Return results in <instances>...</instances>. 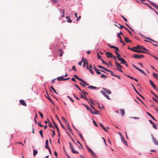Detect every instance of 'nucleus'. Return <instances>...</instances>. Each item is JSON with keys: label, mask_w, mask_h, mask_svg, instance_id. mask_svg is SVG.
<instances>
[{"label": "nucleus", "mask_w": 158, "mask_h": 158, "mask_svg": "<svg viewBox=\"0 0 158 158\" xmlns=\"http://www.w3.org/2000/svg\"><path fill=\"white\" fill-rule=\"evenodd\" d=\"M144 56L143 55L139 54H135L133 56V57L137 59H140L142 58H143Z\"/></svg>", "instance_id": "obj_1"}, {"label": "nucleus", "mask_w": 158, "mask_h": 158, "mask_svg": "<svg viewBox=\"0 0 158 158\" xmlns=\"http://www.w3.org/2000/svg\"><path fill=\"white\" fill-rule=\"evenodd\" d=\"M80 97L81 98H83L84 99H85V100H87V101L89 103H90V102L92 104H94V103L92 101V100L91 99H89V101H88V98H86L85 96H83L82 94H81V95Z\"/></svg>", "instance_id": "obj_2"}, {"label": "nucleus", "mask_w": 158, "mask_h": 158, "mask_svg": "<svg viewBox=\"0 0 158 158\" xmlns=\"http://www.w3.org/2000/svg\"><path fill=\"white\" fill-rule=\"evenodd\" d=\"M152 137L154 144L158 146V140L152 135Z\"/></svg>", "instance_id": "obj_3"}, {"label": "nucleus", "mask_w": 158, "mask_h": 158, "mask_svg": "<svg viewBox=\"0 0 158 158\" xmlns=\"http://www.w3.org/2000/svg\"><path fill=\"white\" fill-rule=\"evenodd\" d=\"M133 48H135V49H143L144 50H147L146 48L143 46L137 45V46L135 47H133Z\"/></svg>", "instance_id": "obj_4"}, {"label": "nucleus", "mask_w": 158, "mask_h": 158, "mask_svg": "<svg viewBox=\"0 0 158 158\" xmlns=\"http://www.w3.org/2000/svg\"><path fill=\"white\" fill-rule=\"evenodd\" d=\"M107 45L111 48H114L115 49V51H119L118 48L117 47H115V46H113V45L111 46L109 44H107Z\"/></svg>", "instance_id": "obj_5"}, {"label": "nucleus", "mask_w": 158, "mask_h": 158, "mask_svg": "<svg viewBox=\"0 0 158 158\" xmlns=\"http://www.w3.org/2000/svg\"><path fill=\"white\" fill-rule=\"evenodd\" d=\"M106 55L107 58L112 57H113L112 54L109 52H106Z\"/></svg>", "instance_id": "obj_6"}, {"label": "nucleus", "mask_w": 158, "mask_h": 158, "mask_svg": "<svg viewBox=\"0 0 158 158\" xmlns=\"http://www.w3.org/2000/svg\"><path fill=\"white\" fill-rule=\"evenodd\" d=\"M103 90L106 92L108 94H111V92L110 90L108 89L105 88H102Z\"/></svg>", "instance_id": "obj_7"}, {"label": "nucleus", "mask_w": 158, "mask_h": 158, "mask_svg": "<svg viewBox=\"0 0 158 158\" xmlns=\"http://www.w3.org/2000/svg\"><path fill=\"white\" fill-rule=\"evenodd\" d=\"M149 82L150 85L153 87V88L154 89H156V86L155 84L151 80H150Z\"/></svg>", "instance_id": "obj_8"}, {"label": "nucleus", "mask_w": 158, "mask_h": 158, "mask_svg": "<svg viewBox=\"0 0 158 158\" xmlns=\"http://www.w3.org/2000/svg\"><path fill=\"white\" fill-rule=\"evenodd\" d=\"M19 102L23 106H27V104L25 103L24 101L23 100H21L19 101Z\"/></svg>", "instance_id": "obj_9"}, {"label": "nucleus", "mask_w": 158, "mask_h": 158, "mask_svg": "<svg viewBox=\"0 0 158 158\" xmlns=\"http://www.w3.org/2000/svg\"><path fill=\"white\" fill-rule=\"evenodd\" d=\"M78 80L81 81L82 83L85 85H88L89 84L88 83H87L85 81H84L82 79L79 78L78 79Z\"/></svg>", "instance_id": "obj_10"}, {"label": "nucleus", "mask_w": 158, "mask_h": 158, "mask_svg": "<svg viewBox=\"0 0 158 158\" xmlns=\"http://www.w3.org/2000/svg\"><path fill=\"white\" fill-rule=\"evenodd\" d=\"M76 129V131H77V133H78V134H79V136L80 137V138L82 139V140H83V141H84V139L82 136L81 134V133H80V132L78 130H77V129Z\"/></svg>", "instance_id": "obj_11"}, {"label": "nucleus", "mask_w": 158, "mask_h": 158, "mask_svg": "<svg viewBox=\"0 0 158 158\" xmlns=\"http://www.w3.org/2000/svg\"><path fill=\"white\" fill-rule=\"evenodd\" d=\"M133 51L135 52H138V53H146L147 52L146 51H143L139 50H133Z\"/></svg>", "instance_id": "obj_12"}, {"label": "nucleus", "mask_w": 158, "mask_h": 158, "mask_svg": "<svg viewBox=\"0 0 158 158\" xmlns=\"http://www.w3.org/2000/svg\"><path fill=\"white\" fill-rule=\"evenodd\" d=\"M115 64L118 67V68L121 69L123 68L122 66L117 61H115Z\"/></svg>", "instance_id": "obj_13"}, {"label": "nucleus", "mask_w": 158, "mask_h": 158, "mask_svg": "<svg viewBox=\"0 0 158 158\" xmlns=\"http://www.w3.org/2000/svg\"><path fill=\"white\" fill-rule=\"evenodd\" d=\"M94 69L96 72V73L97 74H100L101 73L100 71H99V70L97 69L96 67H95L94 68Z\"/></svg>", "instance_id": "obj_14"}, {"label": "nucleus", "mask_w": 158, "mask_h": 158, "mask_svg": "<svg viewBox=\"0 0 158 158\" xmlns=\"http://www.w3.org/2000/svg\"><path fill=\"white\" fill-rule=\"evenodd\" d=\"M64 77L62 76L60 77H58L57 78V79L58 81H64Z\"/></svg>", "instance_id": "obj_15"}, {"label": "nucleus", "mask_w": 158, "mask_h": 158, "mask_svg": "<svg viewBox=\"0 0 158 158\" xmlns=\"http://www.w3.org/2000/svg\"><path fill=\"white\" fill-rule=\"evenodd\" d=\"M119 61H121V63L122 64H124L126 62L125 60L123 58H121L120 59H119Z\"/></svg>", "instance_id": "obj_16"}, {"label": "nucleus", "mask_w": 158, "mask_h": 158, "mask_svg": "<svg viewBox=\"0 0 158 158\" xmlns=\"http://www.w3.org/2000/svg\"><path fill=\"white\" fill-rule=\"evenodd\" d=\"M98 68H100V69H101L103 70H104L106 71V70L107 69L106 68H105V67H102L100 65H98Z\"/></svg>", "instance_id": "obj_17"}, {"label": "nucleus", "mask_w": 158, "mask_h": 158, "mask_svg": "<svg viewBox=\"0 0 158 158\" xmlns=\"http://www.w3.org/2000/svg\"><path fill=\"white\" fill-rule=\"evenodd\" d=\"M124 40L127 43L131 42L132 41L131 40H129L128 38L127 37H125Z\"/></svg>", "instance_id": "obj_18"}, {"label": "nucleus", "mask_w": 158, "mask_h": 158, "mask_svg": "<svg viewBox=\"0 0 158 158\" xmlns=\"http://www.w3.org/2000/svg\"><path fill=\"white\" fill-rule=\"evenodd\" d=\"M120 112L121 113L122 116H123L125 114V111L123 109H121L120 110Z\"/></svg>", "instance_id": "obj_19"}, {"label": "nucleus", "mask_w": 158, "mask_h": 158, "mask_svg": "<svg viewBox=\"0 0 158 158\" xmlns=\"http://www.w3.org/2000/svg\"><path fill=\"white\" fill-rule=\"evenodd\" d=\"M66 127H67V128L68 129V130L71 132V131H72V129L70 128V127L68 123H67L66 124Z\"/></svg>", "instance_id": "obj_20"}, {"label": "nucleus", "mask_w": 158, "mask_h": 158, "mask_svg": "<svg viewBox=\"0 0 158 158\" xmlns=\"http://www.w3.org/2000/svg\"><path fill=\"white\" fill-rule=\"evenodd\" d=\"M62 119V120L66 124L68 123V122L67 120L66 119V118L63 117H61Z\"/></svg>", "instance_id": "obj_21"}, {"label": "nucleus", "mask_w": 158, "mask_h": 158, "mask_svg": "<svg viewBox=\"0 0 158 158\" xmlns=\"http://www.w3.org/2000/svg\"><path fill=\"white\" fill-rule=\"evenodd\" d=\"M106 71L110 72V74L111 75L114 76L115 75H114V73L108 69H107L106 70Z\"/></svg>", "instance_id": "obj_22"}, {"label": "nucleus", "mask_w": 158, "mask_h": 158, "mask_svg": "<svg viewBox=\"0 0 158 158\" xmlns=\"http://www.w3.org/2000/svg\"><path fill=\"white\" fill-rule=\"evenodd\" d=\"M71 151H72V152L73 153L78 154H79L78 152H77V151H76V150H74V148H72V150H71Z\"/></svg>", "instance_id": "obj_23"}, {"label": "nucleus", "mask_w": 158, "mask_h": 158, "mask_svg": "<svg viewBox=\"0 0 158 158\" xmlns=\"http://www.w3.org/2000/svg\"><path fill=\"white\" fill-rule=\"evenodd\" d=\"M138 70L141 72L142 73H143L145 75L147 76L146 74L142 70L139 68Z\"/></svg>", "instance_id": "obj_24"}, {"label": "nucleus", "mask_w": 158, "mask_h": 158, "mask_svg": "<svg viewBox=\"0 0 158 158\" xmlns=\"http://www.w3.org/2000/svg\"><path fill=\"white\" fill-rule=\"evenodd\" d=\"M87 62H88L87 61V60L85 59V60L83 61V63L84 64L83 65V66L85 67V64H87Z\"/></svg>", "instance_id": "obj_25"}, {"label": "nucleus", "mask_w": 158, "mask_h": 158, "mask_svg": "<svg viewBox=\"0 0 158 158\" xmlns=\"http://www.w3.org/2000/svg\"><path fill=\"white\" fill-rule=\"evenodd\" d=\"M88 88L89 89H96L97 88V87H96L93 86L92 85L88 86Z\"/></svg>", "instance_id": "obj_26"}, {"label": "nucleus", "mask_w": 158, "mask_h": 158, "mask_svg": "<svg viewBox=\"0 0 158 158\" xmlns=\"http://www.w3.org/2000/svg\"><path fill=\"white\" fill-rule=\"evenodd\" d=\"M60 11L62 14V17H64V10H61Z\"/></svg>", "instance_id": "obj_27"}, {"label": "nucleus", "mask_w": 158, "mask_h": 158, "mask_svg": "<svg viewBox=\"0 0 158 158\" xmlns=\"http://www.w3.org/2000/svg\"><path fill=\"white\" fill-rule=\"evenodd\" d=\"M122 141L123 143L126 146H127L128 144L126 142V141L125 140V139H122Z\"/></svg>", "instance_id": "obj_28"}, {"label": "nucleus", "mask_w": 158, "mask_h": 158, "mask_svg": "<svg viewBox=\"0 0 158 158\" xmlns=\"http://www.w3.org/2000/svg\"><path fill=\"white\" fill-rule=\"evenodd\" d=\"M37 151L35 149L33 150V155L35 156L37 153Z\"/></svg>", "instance_id": "obj_29"}, {"label": "nucleus", "mask_w": 158, "mask_h": 158, "mask_svg": "<svg viewBox=\"0 0 158 158\" xmlns=\"http://www.w3.org/2000/svg\"><path fill=\"white\" fill-rule=\"evenodd\" d=\"M118 25L119 26H120V27H119V26H118V27L121 29H122L123 28H124L125 29L126 28V27H125L124 26H123V25H121L120 24H118Z\"/></svg>", "instance_id": "obj_30"}, {"label": "nucleus", "mask_w": 158, "mask_h": 158, "mask_svg": "<svg viewBox=\"0 0 158 158\" xmlns=\"http://www.w3.org/2000/svg\"><path fill=\"white\" fill-rule=\"evenodd\" d=\"M39 133L40 134V135L41 137L42 138H44V136H43V135L42 130H40L39 131Z\"/></svg>", "instance_id": "obj_31"}, {"label": "nucleus", "mask_w": 158, "mask_h": 158, "mask_svg": "<svg viewBox=\"0 0 158 158\" xmlns=\"http://www.w3.org/2000/svg\"><path fill=\"white\" fill-rule=\"evenodd\" d=\"M153 76L158 80V79L156 78V77H158V74H157L155 73H153Z\"/></svg>", "instance_id": "obj_32"}, {"label": "nucleus", "mask_w": 158, "mask_h": 158, "mask_svg": "<svg viewBox=\"0 0 158 158\" xmlns=\"http://www.w3.org/2000/svg\"><path fill=\"white\" fill-rule=\"evenodd\" d=\"M91 153L92 156H93L95 158H96V155L93 152V151Z\"/></svg>", "instance_id": "obj_33"}, {"label": "nucleus", "mask_w": 158, "mask_h": 158, "mask_svg": "<svg viewBox=\"0 0 158 158\" xmlns=\"http://www.w3.org/2000/svg\"><path fill=\"white\" fill-rule=\"evenodd\" d=\"M51 1L54 4L57 3L59 2V1L58 0H51Z\"/></svg>", "instance_id": "obj_34"}, {"label": "nucleus", "mask_w": 158, "mask_h": 158, "mask_svg": "<svg viewBox=\"0 0 158 158\" xmlns=\"http://www.w3.org/2000/svg\"><path fill=\"white\" fill-rule=\"evenodd\" d=\"M81 91L82 92V93H83V94L85 96H86V95L87 94H88V93L87 92H86L84 91H82V90H81Z\"/></svg>", "instance_id": "obj_35"}, {"label": "nucleus", "mask_w": 158, "mask_h": 158, "mask_svg": "<svg viewBox=\"0 0 158 158\" xmlns=\"http://www.w3.org/2000/svg\"><path fill=\"white\" fill-rule=\"evenodd\" d=\"M48 126L49 127H51L54 128V127H53L52 123L50 122H48Z\"/></svg>", "instance_id": "obj_36"}, {"label": "nucleus", "mask_w": 158, "mask_h": 158, "mask_svg": "<svg viewBox=\"0 0 158 158\" xmlns=\"http://www.w3.org/2000/svg\"><path fill=\"white\" fill-rule=\"evenodd\" d=\"M116 57H117V58H118V60H119V59H120L121 58H121V55L120 54H118V55H117Z\"/></svg>", "instance_id": "obj_37"}, {"label": "nucleus", "mask_w": 158, "mask_h": 158, "mask_svg": "<svg viewBox=\"0 0 158 158\" xmlns=\"http://www.w3.org/2000/svg\"><path fill=\"white\" fill-rule=\"evenodd\" d=\"M101 60L103 64H106V65H107V63L104 60L102 59H101Z\"/></svg>", "instance_id": "obj_38"}, {"label": "nucleus", "mask_w": 158, "mask_h": 158, "mask_svg": "<svg viewBox=\"0 0 158 158\" xmlns=\"http://www.w3.org/2000/svg\"><path fill=\"white\" fill-rule=\"evenodd\" d=\"M101 93L105 96H106V93L104 91H102L101 90Z\"/></svg>", "instance_id": "obj_39"}, {"label": "nucleus", "mask_w": 158, "mask_h": 158, "mask_svg": "<svg viewBox=\"0 0 158 158\" xmlns=\"http://www.w3.org/2000/svg\"><path fill=\"white\" fill-rule=\"evenodd\" d=\"M84 60V58L83 57L82 59V60H81V61H80L79 62V63H78V64L80 65V66H81V64H82V62Z\"/></svg>", "instance_id": "obj_40"}, {"label": "nucleus", "mask_w": 158, "mask_h": 158, "mask_svg": "<svg viewBox=\"0 0 158 158\" xmlns=\"http://www.w3.org/2000/svg\"><path fill=\"white\" fill-rule=\"evenodd\" d=\"M151 93L154 95L155 97L158 99V96L157 95L154 94L152 91H151Z\"/></svg>", "instance_id": "obj_41"}, {"label": "nucleus", "mask_w": 158, "mask_h": 158, "mask_svg": "<svg viewBox=\"0 0 158 158\" xmlns=\"http://www.w3.org/2000/svg\"><path fill=\"white\" fill-rule=\"evenodd\" d=\"M101 77L102 78H106L107 77V76H106V75H104V74H102L101 75Z\"/></svg>", "instance_id": "obj_42"}, {"label": "nucleus", "mask_w": 158, "mask_h": 158, "mask_svg": "<svg viewBox=\"0 0 158 158\" xmlns=\"http://www.w3.org/2000/svg\"><path fill=\"white\" fill-rule=\"evenodd\" d=\"M59 51V53H60V54H59L60 56H61L63 55V52L61 50H60Z\"/></svg>", "instance_id": "obj_43"}, {"label": "nucleus", "mask_w": 158, "mask_h": 158, "mask_svg": "<svg viewBox=\"0 0 158 158\" xmlns=\"http://www.w3.org/2000/svg\"><path fill=\"white\" fill-rule=\"evenodd\" d=\"M97 58L98 59H100L101 60V59H102L101 58V56L98 53H97Z\"/></svg>", "instance_id": "obj_44"}, {"label": "nucleus", "mask_w": 158, "mask_h": 158, "mask_svg": "<svg viewBox=\"0 0 158 158\" xmlns=\"http://www.w3.org/2000/svg\"><path fill=\"white\" fill-rule=\"evenodd\" d=\"M151 4L155 8H156V6H157L154 3L152 2L151 3Z\"/></svg>", "instance_id": "obj_45"}, {"label": "nucleus", "mask_w": 158, "mask_h": 158, "mask_svg": "<svg viewBox=\"0 0 158 158\" xmlns=\"http://www.w3.org/2000/svg\"><path fill=\"white\" fill-rule=\"evenodd\" d=\"M89 110L90 112L91 113H92V114H97V113H95V112L93 111L91 109H90V110Z\"/></svg>", "instance_id": "obj_46"}, {"label": "nucleus", "mask_w": 158, "mask_h": 158, "mask_svg": "<svg viewBox=\"0 0 158 158\" xmlns=\"http://www.w3.org/2000/svg\"><path fill=\"white\" fill-rule=\"evenodd\" d=\"M125 29H126L128 32V33L131 34V35H132V34L131 32V31L127 27Z\"/></svg>", "instance_id": "obj_47"}, {"label": "nucleus", "mask_w": 158, "mask_h": 158, "mask_svg": "<svg viewBox=\"0 0 158 158\" xmlns=\"http://www.w3.org/2000/svg\"><path fill=\"white\" fill-rule=\"evenodd\" d=\"M39 113L40 115V116L42 118H44V116L43 114L40 111L39 112Z\"/></svg>", "instance_id": "obj_48"}, {"label": "nucleus", "mask_w": 158, "mask_h": 158, "mask_svg": "<svg viewBox=\"0 0 158 158\" xmlns=\"http://www.w3.org/2000/svg\"><path fill=\"white\" fill-rule=\"evenodd\" d=\"M83 105L85 106L87 110H90V108H89L88 106L85 105V104H83Z\"/></svg>", "instance_id": "obj_49"}, {"label": "nucleus", "mask_w": 158, "mask_h": 158, "mask_svg": "<svg viewBox=\"0 0 158 158\" xmlns=\"http://www.w3.org/2000/svg\"><path fill=\"white\" fill-rule=\"evenodd\" d=\"M127 77L130 78V79H134V78L133 77L129 75H126Z\"/></svg>", "instance_id": "obj_50"}, {"label": "nucleus", "mask_w": 158, "mask_h": 158, "mask_svg": "<svg viewBox=\"0 0 158 158\" xmlns=\"http://www.w3.org/2000/svg\"><path fill=\"white\" fill-rule=\"evenodd\" d=\"M59 122L60 123V124H61V125L62 127V128H64L65 130H66V129L65 128V127H64V126L62 124V123H61L60 121Z\"/></svg>", "instance_id": "obj_51"}, {"label": "nucleus", "mask_w": 158, "mask_h": 158, "mask_svg": "<svg viewBox=\"0 0 158 158\" xmlns=\"http://www.w3.org/2000/svg\"><path fill=\"white\" fill-rule=\"evenodd\" d=\"M132 86L133 87V88H134V90H135V91L137 93V94H139L138 92L137 91V90L135 89V87H134L133 85V84H132Z\"/></svg>", "instance_id": "obj_52"}, {"label": "nucleus", "mask_w": 158, "mask_h": 158, "mask_svg": "<svg viewBox=\"0 0 158 158\" xmlns=\"http://www.w3.org/2000/svg\"><path fill=\"white\" fill-rule=\"evenodd\" d=\"M146 113L151 118H152L153 116L149 113L148 112H146Z\"/></svg>", "instance_id": "obj_53"}, {"label": "nucleus", "mask_w": 158, "mask_h": 158, "mask_svg": "<svg viewBox=\"0 0 158 158\" xmlns=\"http://www.w3.org/2000/svg\"><path fill=\"white\" fill-rule=\"evenodd\" d=\"M73 95L75 98H76V99H77L78 100H79L80 99H79V98L78 97H77L74 94H73Z\"/></svg>", "instance_id": "obj_54"}, {"label": "nucleus", "mask_w": 158, "mask_h": 158, "mask_svg": "<svg viewBox=\"0 0 158 158\" xmlns=\"http://www.w3.org/2000/svg\"><path fill=\"white\" fill-rule=\"evenodd\" d=\"M45 148L47 149H48V148H49V147L48 146V144H46L45 143Z\"/></svg>", "instance_id": "obj_55"}, {"label": "nucleus", "mask_w": 158, "mask_h": 158, "mask_svg": "<svg viewBox=\"0 0 158 158\" xmlns=\"http://www.w3.org/2000/svg\"><path fill=\"white\" fill-rule=\"evenodd\" d=\"M50 130L53 133V135H52V137H53L55 135V131L54 130H52L50 129Z\"/></svg>", "instance_id": "obj_56"}, {"label": "nucleus", "mask_w": 158, "mask_h": 158, "mask_svg": "<svg viewBox=\"0 0 158 158\" xmlns=\"http://www.w3.org/2000/svg\"><path fill=\"white\" fill-rule=\"evenodd\" d=\"M69 146H70V148L71 149V150H72V148H74L72 145V144H71V143L70 142H69Z\"/></svg>", "instance_id": "obj_57"}, {"label": "nucleus", "mask_w": 158, "mask_h": 158, "mask_svg": "<svg viewBox=\"0 0 158 158\" xmlns=\"http://www.w3.org/2000/svg\"><path fill=\"white\" fill-rule=\"evenodd\" d=\"M89 70L90 72L92 74H94V72L93 71V70L89 68Z\"/></svg>", "instance_id": "obj_58"}, {"label": "nucleus", "mask_w": 158, "mask_h": 158, "mask_svg": "<svg viewBox=\"0 0 158 158\" xmlns=\"http://www.w3.org/2000/svg\"><path fill=\"white\" fill-rule=\"evenodd\" d=\"M67 97L70 100L73 102H74V100L72 99L69 96H68Z\"/></svg>", "instance_id": "obj_59"}, {"label": "nucleus", "mask_w": 158, "mask_h": 158, "mask_svg": "<svg viewBox=\"0 0 158 158\" xmlns=\"http://www.w3.org/2000/svg\"><path fill=\"white\" fill-rule=\"evenodd\" d=\"M74 85L78 89H79L80 91H81V89L79 87V86L77 85L74 84Z\"/></svg>", "instance_id": "obj_60"}, {"label": "nucleus", "mask_w": 158, "mask_h": 158, "mask_svg": "<svg viewBox=\"0 0 158 158\" xmlns=\"http://www.w3.org/2000/svg\"><path fill=\"white\" fill-rule=\"evenodd\" d=\"M93 122L94 123V124L95 125V126H96V127H98V125H97L95 121H94V120H93Z\"/></svg>", "instance_id": "obj_61"}, {"label": "nucleus", "mask_w": 158, "mask_h": 158, "mask_svg": "<svg viewBox=\"0 0 158 158\" xmlns=\"http://www.w3.org/2000/svg\"><path fill=\"white\" fill-rule=\"evenodd\" d=\"M153 125V127L154 128H155V129H157V127L156 125L154 123L153 124H152Z\"/></svg>", "instance_id": "obj_62"}, {"label": "nucleus", "mask_w": 158, "mask_h": 158, "mask_svg": "<svg viewBox=\"0 0 158 158\" xmlns=\"http://www.w3.org/2000/svg\"><path fill=\"white\" fill-rule=\"evenodd\" d=\"M87 149H88V151L90 152V153H91L92 152H93L92 149L89 148H88Z\"/></svg>", "instance_id": "obj_63"}, {"label": "nucleus", "mask_w": 158, "mask_h": 158, "mask_svg": "<svg viewBox=\"0 0 158 158\" xmlns=\"http://www.w3.org/2000/svg\"><path fill=\"white\" fill-rule=\"evenodd\" d=\"M152 99L155 102H158V101L154 97H153Z\"/></svg>", "instance_id": "obj_64"}]
</instances>
